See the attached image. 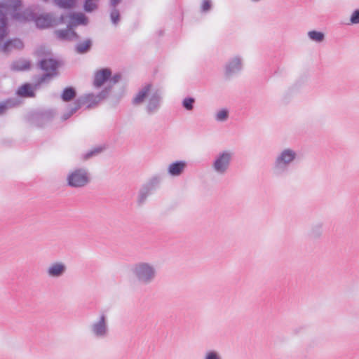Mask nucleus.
<instances>
[{"label": "nucleus", "mask_w": 359, "mask_h": 359, "mask_svg": "<svg viewBox=\"0 0 359 359\" xmlns=\"http://www.w3.org/2000/svg\"><path fill=\"white\" fill-rule=\"evenodd\" d=\"M18 2L16 0H0V50L7 53L14 49L20 50L24 47L23 42L14 39L4 42L8 34V15L12 18L11 8H15Z\"/></svg>", "instance_id": "1"}, {"label": "nucleus", "mask_w": 359, "mask_h": 359, "mask_svg": "<svg viewBox=\"0 0 359 359\" xmlns=\"http://www.w3.org/2000/svg\"><path fill=\"white\" fill-rule=\"evenodd\" d=\"M16 1L18 2V6L15 8H11L12 19L15 21L18 22L34 21L36 27L41 29L60 23V21L57 22V20L51 14H41L37 16L29 8L22 11L21 1L20 0Z\"/></svg>", "instance_id": "2"}, {"label": "nucleus", "mask_w": 359, "mask_h": 359, "mask_svg": "<svg viewBox=\"0 0 359 359\" xmlns=\"http://www.w3.org/2000/svg\"><path fill=\"white\" fill-rule=\"evenodd\" d=\"M130 272L135 281L141 285L151 284L158 274L155 264L144 261L135 263L130 269Z\"/></svg>", "instance_id": "3"}, {"label": "nucleus", "mask_w": 359, "mask_h": 359, "mask_svg": "<svg viewBox=\"0 0 359 359\" xmlns=\"http://www.w3.org/2000/svg\"><path fill=\"white\" fill-rule=\"evenodd\" d=\"M91 335L97 339H103L108 337L109 333L108 317L104 312H101L98 318L92 322L89 326Z\"/></svg>", "instance_id": "4"}, {"label": "nucleus", "mask_w": 359, "mask_h": 359, "mask_svg": "<svg viewBox=\"0 0 359 359\" xmlns=\"http://www.w3.org/2000/svg\"><path fill=\"white\" fill-rule=\"evenodd\" d=\"M67 180L68 185L71 187H83L90 182V176L86 169L76 168L69 172Z\"/></svg>", "instance_id": "5"}, {"label": "nucleus", "mask_w": 359, "mask_h": 359, "mask_svg": "<svg viewBox=\"0 0 359 359\" xmlns=\"http://www.w3.org/2000/svg\"><path fill=\"white\" fill-rule=\"evenodd\" d=\"M161 182L160 177L154 176L142 185L137 198V203L139 205H142L146 202L147 198L159 187Z\"/></svg>", "instance_id": "6"}, {"label": "nucleus", "mask_w": 359, "mask_h": 359, "mask_svg": "<svg viewBox=\"0 0 359 359\" xmlns=\"http://www.w3.org/2000/svg\"><path fill=\"white\" fill-rule=\"evenodd\" d=\"M243 68V58L241 55H234L229 57L223 66V72L226 78H231L238 74Z\"/></svg>", "instance_id": "7"}, {"label": "nucleus", "mask_w": 359, "mask_h": 359, "mask_svg": "<svg viewBox=\"0 0 359 359\" xmlns=\"http://www.w3.org/2000/svg\"><path fill=\"white\" fill-rule=\"evenodd\" d=\"M157 87L151 83H147L142 86L137 92L136 95L133 99V104L135 105H140L143 103L145 105L151 99V95L154 93Z\"/></svg>", "instance_id": "8"}, {"label": "nucleus", "mask_w": 359, "mask_h": 359, "mask_svg": "<svg viewBox=\"0 0 359 359\" xmlns=\"http://www.w3.org/2000/svg\"><path fill=\"white\" fill-rule=\"evenodd\" d=\"M88 18L82 13H72L68 15H61L60 23L68 25L70 28H74L79 25H86L88 24Z\"/></svg>", "instance_id": "9"}, {"label": "nucleus", "mask_w": 359, "mask_h": 359, "mask_svg": "<svg viewBox=\"0 0 359 359\" xmlns=\"http://www.w3.org/2000/svg\"><path fill=\"white\" fill-rule=\"evenodd\" d=\"M109 91L105 89L97 95L92 93L84 95L77 99L76 101L79 103L80 107L82 105H86L88 108L93 107L105 99Z\"/></svg>", "instance_id": "10"}, {"label": "nucleus", "mask_w": 359, "mask_h": 359, "mask_svg": "<svg viewBox=\"0 0 359 359\" xmlns=\"http://www.w3.org/2000/svg\"><path fill=\"white\" fill-rule=\"evenodd\" d=\"M39 65L41 69L46 72L41 77V82H45L47 79H49L52 76L57 74L56 70L58 67V62L55 60L50 57V56L48 57L42 58L39 62Z\"/></svg>", "instance_id": "11"}, {"label": "nucleus", "mask_w": 359, "mask_h": 359, "mask_svg": "<svg viewBox=\"0 0 359 359\" xmlns=\"http://www.w3.org/2000/svg\"><path fill=\"white\" fill-rule=\"evenodd\" d=\"M163 100V92L161 89L156 90L154 93L151 95V99L145 105V111L148 114L152 115L160 109Z\"/></svg>", "instance_id": "12"}, {"label": "nucleus", "mask_w": 359, "mask_h": 359, "mask_svg": "<svg viewBox=\"0 0 359 359\" xmlns=\"http://www.w3.org/2000/svg\"><path fill=\"white\" fill-rule=\"evenodd\" d=\"M67 271V266L65 263L57 262L52 263L47 269L46 273L48 277L57 278L62 277Z\"/></svg>", "instance_id": "13"}, {"label": "nucleus", "mask_w": 359, "mask_h": 359, "mask_svg": "<svg viewBox=\"0 0 359 359\" xmlns=\"http://www.w3.org/2000/svg\"><path fill=\"white\" fill-rule=\"evenodd\" d=\"M111 72L109 69H102L95 74L93 85L96 88L101 87L105 82L109 83Z\"/></svg>", "instance_id": "14"}, {"label": "nucleus", "mask_w": 359, "mask_h": 359, "mask_svg": "<svg viewBox=\"0 0 359 359\" xmlns=\"http://www.w3.org/2000/svg\"><path fill=\"white\" fill-rule=\"evenodd\" d=\"M55 34L56 36L62 41H73L79 38L77 34L74 31V29L68 26L66 29L55 30Z\"/></svg>", "instance_id": "15"}, {"label": "nucleus", "mask_w": 359, "mask_h": 359, "mask_svg": "<svg viewBox=\"0 0 359 359\" xmlns=\"http://www.w3.org/2000/svg\"><path fill=\"white\" fill-rule=\"evenodd\" d=\"M295 158H276L274 164V172L280 174L287 170Z\"/></svg>", "instance_id": "16"}, {"label": "nucleus", "mask_w": 359, "mask_h": 359, "mask_svg": "<svg viewBox=\"0 0 359 359\" xmlns=\"http://www.w3.org/2000/svg\"><path fill=\"white\" fill-rule=\"evenodd\" d=\"M187 163L184 161H177L170 164L168 168V173L171 176H179L184 170Z\"/></svg>", "instance_id": "17"}, {"label": "nucleus", "mask_w": 359, "mask_h": 359, "mask_svg": "<svg viewBox=\"0 0 359 359\" xmlns=\"http://www.w3.org/2000/svg\"><path fill=\"white\" fill-rule=\"evenodd\" d=\"M230 116V110L226 107L219 108L214 114V120L217 123L226 122Z\"/></svg>", "instance_id": "18"}, {"label": "nucleus", "mask_w": 359, "mask_h": 359, "mask_svg": "<svg viewBox=\"0 0 359 359\" xmlns=\"http://www.w3.org/2000/svg\"><path fill=\"white\" fill-rule=\"evenodd\" d=\"M229 159L230 158H215L213 163L214 170L218 173H224L229 164Z\"/></svg>", "instance_id": "19"}, {"label": "nucleus", "mask_w": 359, "mask_h": 359, "mask_svg": "<svg viewBox=\"0 0 359 359\" xmlns=\"http://www.w3.org/2000/svg\"><path fill=\"white\" fill-rule=\"evenodd\" d=\"M11 68L15 71H25L30 68V62L26 59H20L13 62Z\"/></svg>", "instance_id": "20"}, {"label": "nucleus", "mask_w": 359, "mask_h": 359, "mask_svg": "<svg viewBox=\"0 0 359 359\" xmlns=\"http://www.w3.org/2000/svg\"><path fill=\"white\" fill-rule=\"evenodd\" d=\"M108 149L105 144L97 145L88 151L85 157H92L93 156H99L104 154V151Z\"/></svg>", "instance_id": "21"}, {"label": "nucleus", "mask_w": 359, "mask_h": 359, "mask_svg": "<svg viewBox=\"0 0 359 359\" xmlns=\"http://www.w3.org/2000/svg\"><path fill=\"white\" fill-rule=\"evenodd\" d=\"M18 94L22 97H32L34 96L33 87L29 83L24 84L18 88Z\"/></svg>", "instance_id": "22"}, {"label": "nucleus", "mask_w": 359, "mask_h": 359, "mask_svg": "<svg viewBox=\"0 0 359 359\" xmlns=\"http://www.w3.org/2000/svg\"><path fill=\"white\" fill-rule=\"evenodd\" d=\"M309 39L316 43H321L325 40V34L322 32L311 30L307 33Z\"/></svg>", "instance_id": "23"}, {"label": "nucleus", "mask_w": 359, "mask_h": 359, "mask_svg": "<svg viewBox=\"0 0 359 359\" xmlns=\"http://www.w3.org/2000/svg\"><path fill=\"white\" fill-rule=\"evenodd\" d=\"M76 90L72 87H68L64 89L61 94V98L64 102H69L76 97Z\"/></svg>", "instance_id": "24"}, {"label": "nucleus", "mask_w": 359, "mask_h": 359, "mask_svg": "<svg viewBox=\"0 0 359 359\" xmlns=\"http://www.w3.org/2000/svg\"><path fill=\"white\" fill-rule=\"evenodd\" d=\"M92 46L90 39H86L76 46V50L79 53H85L88 52Z\"/></svg>", "instance_id": "25"}, {"label": "nucleus", "mask_w": 359, "mask_h": 359, "mask_svg": "<svg viewBox=\"0 0 359 359\" xmlns=\"http://www.w3.org/2000/svg\"><path fill=\"white\" fill-rule=\"evenodd\" d=\"M195 102V98L192 97H186L182 101V106L185 110L191 111L194 109Z\"/></svg>", "instance_id": "26"}, {"label": "nucleus", "mask_w": 359, "mask_h": 359, "mask_svg": "<svg viewBox=\"0 0 359 359\" xmlns=\"http://www.w3.org/2000/svg\"><path fill=\"white\" fill-rule=\"evenodd\" d=\"M76 0H54L55 4L62 8H71L76 4Z\"/></svg>", "instance_id": "27"}, {"label": "nucleus", "mask_w": 359, "mask_h": 359, "mask_svg": "<svg viewBox=\"0 0 359 359\" xmlns=\"http://www.w3.org/2000/svg\"><path fill=\"white\" fill-rule=\"evenodd\" d=\"M100 0H86L83 8L86 12L90 13L97 8Z\"/></svg>", "instance_id": "28"}, {"label": "nucleus", "mask_w": 359, "mask_h": 359, "mask_svg": "<svg viewBox=\"0 0 359 359\" xmlns=\"http://www.w3.org/2000/svg\"><path fill=\"white\" fill-rule=\"evenodd\" d=\"M80 108L81 107H80L79 103H77V102L75 101L73 104V106L69 109V111L67 112H65L62 115V116H61L62 121L67 120Z\"/></svg>", "instance_id": "29"}, {"label": "nucleus", "mask_w": 359, "mask_h": 359, "mask_svg": "<svg viewBox=\"0 0 359 359\" xmlns=\"http://www.w3.org/2000/svg\"><path fill=\"white\" fill-rule=\"evenodd\" d=\"M323 233L322 223H317L314 224L311 230L310 236L314 238H319Z\"/></svg>", "instance_id": "30"}, {"label": "nucleus", "mask_w": 359, "mask_h": 359, "mask_svg": "<svg viewBox=\"0 0 359 359\" xmlns=\"http://www.w3.org/2000/svg\"><path fill=\"white\" fill-rule=\"evenodd\" d=\"M203 359H222V356L219 351L210 349L205 352Z\"/></svg>", "instance_id": "31"}, {"label": "nucleus", "mask_w": 359, "mask_h": 359, "mask_svg": "<svg viewBox=\"0 0 359 359\" xmlns=\"http://www.w3.org/2000/svg\"><path fill=\"white\" fill-rule=\"evenodd\" d=\"M35 54L38 57H41L43 58L48 57L51 55L50 50L44 46H39L36 50Z\"/></svg>", "instance_id": "32"}, {"label": "nucleus", "mask_w": 359, "mask_h": 359, "mask_svg": "<svg viewBox=\"0 0 359 359\" xmlns=\"http://www.w3.org/2000/svg\"><path fill=\"white\" fill-rule=\"evenodd\" d=\"M15 102L11 100H8L5 102L0 103V115L4 114L8 109L14 107Z\"/></svg>", "instance_id": "33"}, {"label": "nucleus", "mask_w": 359, "mask_h": 359, "mask_svg": "<svg viewBox=\"0 0 359 359\" xmlns=\"http://www.w3.org/2000/svg\"><path fill=\"white\" fill-rule=\"evenodd\" d=\"M299 154L297 151H296L295 150H294L292 148H285L281 151L279 157H281V158L296 157Z\"/></svg>", "instance_id": "34"}, {"label": "nucleus", "mask_w": 359, "mask_h": 359, "mask_svg": "<svg viewBox=\"0 0 359 359\" xmlns=\"http://www.w3.org/2000/svg\"><path fill=\"white\" fill-rule=\"evenodd\" d=\"M212 4L211 0H203L201 4V12L208 13L212 9Z\"/></svg>", "instance_id": "35"}, {"label": "nucleus", "mask_w": 359, "mask_h": 359, "mask_svg": "<svg viewBox=\"0 0 359 359\" xmlns=\"http://www.w3.org/2000/svg\"><path fill=\"white\" fill-rule=\"evenodd\" d=\"M110 18L114 25H116L119 22L120 14L119 11L116 8H113V9L111 10L110 13Z\"/></svg>", "instance_id": "36"}, {"label": "nucleus", "mask_w": 359, "mask_h": 359, "mask_svg": "<svg viewBox=\"0 0 359 359\" xmlns=\"http://www.w3.org/2000/svg\"><path fill=\"white\" fill-rule=\"evenodd\" d=\"M350 22L353 25L359 24V10H355L351 17H350Z\"/></svg>", "instance_id": "37"}, {"label": "nucleus", "mask_w": 359, "mask_h": 359, "mask_svg": "<svg viewBox=\"0 0 359 359\" xmlns=\"http://www.w3.org/2000/svg\"><path fill=\"white\" fill-rule=\"evenodd\" d=\"M121 79V75L118 74H116L114 75L112 77L110 76L109 79V85H114L115 83H118Z\"/></svg>", "instance_id": "38"}, {"label": "nucleus", "mask_w": 359, "mask_h": 359, "mask_svg": "<svg viewBox=\"0 0 359 359\" xmlns=\"http://www.w3.org/2000/svg\"><path fill=\"white\" fill-rule=\"evenodd\" d=\"M233 155V153L230 150H224L222 153H220L219 157H231Z\"/></svg>", "instance_id": "39"}, {"label": "nucleus", "mask_w": 359, "mask_h": 359, "mask_svg": "<svg viewBox=\"0 0 359 359\" xmlns=\"http://www.w3.org/2000/svg\"><path fill=\"white\" fill-rule=\"evenodd\" d=\"M121 1V0H110V6L113 8L116 6Z\"/></svg>", "instance_id": "40"}]
</instances>
